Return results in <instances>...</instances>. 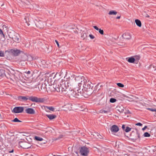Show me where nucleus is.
Segmentation results:
<instances>
[{
  "label": "nucleus",
  "instance_id": "obj_27",
  "mask_svg": "<svg viewBox=\"0 0 156 156\" xmlns=\"http://www.w3.org/2000/svg\"><path fill=\"white\" fill-rule=\"evenodd\" d=\"M24 19L25 20L26 23H27V25L28 26H29L30 24L28 23V22H29L30 21H29L28 17L27 16L25 17L24 18Z\"/></svg>",
  "mask_w": 156,
  "mask_h": 156
},
{
  "label": "nucleus",
  "instance_id": "obj_19",
  "mask_svg": "<svg viewBox=\"0 0 156 156\" xmlns=\"http://www.w3.org/2000/svg\"><path fill=\"white\" fill-rule=\"evenodd\" d=\"M46 116L50 120H51L56 117V115L54 114H47Z\"/></svg>",
  "mask_w": 156,
  "mask_h": 156
},
{
  "label": "nucleus",
  "instance_id": "obj_13",
  "mask_svg": "<svg viewBox=\"0 0 156 156\" xmlns=\"http://www.w3.org/2000/svg\"><path fill=\"white\" fill-rule=\"evenodd\" d=\"M73 96L77 98H80V96L83 95V93L82 94L81 93V91L80 89L77 90V91L76 92L73 91Z\"/></svg>",
  "mask_w": 156,
  "mask_h": 156
},
{
  "label": "nucleus",
  "instance_id": "obj_47",
  "mask_svg": "<svg viewBox=\"0 0 156 156\" xmlns=\"http://www.w3.org/2000/svg\"><path fill=\"white\" fill-rule=\"evenodd\" d=\"M147 126H145L142 129V130L143 131H144L145 129H146L147 128Z\"/></svg>",
  "mask_w": 156,
  "mask_h": 156
},
{
  "label": "nucleus",
  "instance_id": "obj_30",
  "mask_svg": "<svg viewBox=\"0 0 156 156\" xmlns=\"http://www.w3.org/2000/svg\"><path fill=\"white\" fill-rule=\"evenodd\" d=\"M117 100L115 98H111L110 99V102L112 103H114Z\"/></svg>",
  "mask_w": 156,
  "mask_h": 156
},
{
  "label": "nucleus",
  "instance_id": "obj_5",
  "mask_svg": "<svg viewBox=\"0 0 156 156\" xmlns=\"http://www.w3.org/2000/svg\"><path fill=\"white\" fill-rule=\"evenodd\" d=\"M29 100L33 102L36 103H43L45 101V99L44 98H39L36 96H29L28 98Z\"/></svg>",
  "mask_w": 156,
  "mask_h": 156
},
{
  "label": "nucleus",
  "instance_id": "obj_25",
  "mask_svg": "<svg viewBox=\"0 0 156 156\" xmlns=\"http://www.w3.org/2000/svg\"><path fill=\"white\" fill-rule=\"evenodd\" d=\"M34 139L35 140L38 141H41L43 140L42 138L37 136H35L34 137Z\"/></svg>",
  "mask_w": 156,
  "mask_h": 156
},
{
  "label": "nucleus",
  "instance_id": "obj_12",
  "mask_svg": "<svg viewBox=\"0 0 156 156\" xmlns=\"http://www.w3.org/2000/svg\"><path fill=\"white\" fill-rule=\"evenodd\" d=\"M53 87L55 90L54 91H55L57 92H61V87L60 85V83L58 82L57 83H55L52 85Z\"/></svg>",
  "mask_w": 156,
  "mask_h": 156
},
{
  "label": "nucleus",
  "instance_id": "obj_18",
  "mask_svg": "<svg viewBox=\"0 0 156 156\" xmlns=\"http://www.w3.org/2000/svg\"><path fill=\"white\" fill-rule=\"evenodd\" d=\"M126 59L127 61L129 63L136 64L137 63V62H135V58L133 57L126 58Z\"/></svg>",
  "mask_w": 156,
  "mask_h": 156
},
{
  "label": "nucleus",
  "instance_id": "obj_54",
  "mask_svg": "<svg viewBox=\"0 0 156 156\" xmlns=\"http://www.w3.org/2000/svg\"><path fill=\"white\" fill-rule=\"evenodd\" d=\"M124 97H127H127H128L126 96V95H125L124 96Z\"/></svg>",
  "mask_w": 156,
  "mask_h": 156
},
{
  "label": "nucleus",
  "instance_id": "obj_42",
  "mask_svg": "<svg viewBox=\"0 0 156 156\" xmlns=\"http://www.w3.org/2000/svg\"><path fill=\"white\" fill-rule=\"evenodd\" d=\"M135 125L139 126H142L143 124H142L140 122H138L137 123H136L135 124Z\"/></svg>",
  "mask_w": 156,
  "mask_h": 156
},
{
  "label": "nucleus",
  "instance_id": "obj_29",
  "mask_svg": "<svg viewBox=\"0 0 156 156\" xmlns=\"http://www.w3.org/2000/svg\"><path fill=\"white\" fill-rule=\"evenodd\" d=\"M131 128L129 127L128 126H126V128L125 129L124 131H125L126 132L128 133L131 131Z\"/></svg>",
  "mask_w": 156,
  "mask_h": 156
},
{
  "label": "nucleus",
  "instance_id": "obj_22",
  "mask_svg": "<svg viewBox=\"0 0 156 156\" xmlns=\"http://www.w3.org/2000/svg\"><path fill=\"white\" fill-rule=\"evenodd\" d=\"M135 22L136 25L139 27L141 26L142 24L140 21L138 19H136L135 20Z\"/></svg>",
  "mask_w": 156,
  "mask_h": 156
},
{
  "label": "nucleus",
  "instance_id": "obj_8",
  "mask_svg": "<svg viewBox=\"0 0 156 156\" xmlns=\"http://www.w3.org/2000/svg\"><path fill=\"white\" fill-rule=\"evenodd\" d=\"M19 145L22 148L25 149H28L31 147L32 145L31 144L27 142L20 141L19 142Z\"/></svg>",
  "mask_w": 156,
  "mask_h": 156
},
{
  "label": "nucleus",
  "instance_id": "obj_51",
  "mask_svg": "<svg viewBox=\"0 0 156 156\" xmlns=\"http://www.w3.org/2000/svg\"><path fill=\"white\" fill-rule=\"evenodd\" d=\"M129 154H125L124 155V156H129Z\"/></svg>",
  "mask_w": 156,
  "mask_h": 156
},
{
  "label": "nucleus",
  "instance_id": "obj_48",
  "mask_svg": "<svg viewBox=\"0 0 156 156\" xmlns=\"http://www.w3.org/2000/svg\"><path fill=\"white\" fill-rule=\"evenodd\" d=\"M97 136H98V134H99V135H100V136L98 137L99 138H100V139H102V136L101 135H100L99 134H98V133H97Z\"/></svg>",
  "mask_w": 156,
  "mask_h": 156
},
{
  "label": "nucleus",
  "instance_id": "obj_46",
  "mask_svg": "<svg viewBox=\"0 0 156 156\" xmlns=\"http://www.w3.org/2000/svg\"><path fill=\"white\" fill-rule=\"evenodd\" d=\"M69 83H67V84H66L65 85H66V90H67V89L68 88H69Z\"/></svg>",
  "mask_w": 156,
  "mask_h": 156
},
{
  "label": "nucleus",
  "instance_id": "obj_28",
  "mask_svg": "<svg viewBox=\"0 0 156 156\" xmlns=\"http://www.w3.org/2000/svg\"><path fill=\"white\" fill-rule=\"evenodd\" d=\"M12 122H22L21 121H20L17 118H15L13 120L11 121Z\"/></svg>",
  "mask_w": 156,
  "mask_h": 156
},
{
  "label": "nucleus",
  "instance_id": "obj_16",
  "mask_svg": "<svg viewBox=\"0 0 156 156\" xmlns=\"http://www.w3.org/2000/svg\"><path fill=\"white\" fill-rule=\"evenodd\" d=\"M25 111L26 113L29 114H34L35 113L34 110L31 108H28L26 109Z\"/></svg>",
  "mask_w": 156,
  "mask_h": 156
},
{
  "label": "nucleus",
  "instance_id": "obj_20",
  "mask_svg": "<svg viewBox=\"0 0 156 156\" xmlns=\"http://www.w3.org/2000/svg\"><path fill=\"white\" fill-rule=\"evenodd\" d=\"M20 73L18 71H16L13 74L14 79L16 80H18L20 78Z\"/></svg>",
  "mask_w": 156,
  "mask_h": 156
},
{
  "label": "nucleus",
  "instance_id": "obj_14",
  "mask_svg": "<svg viewBox=\"0 0 156 156\" xmlns=\"http://www.w3.org/2000/svg\"><path fill=\"white\" fill-rule=\"evenodd\" d=\"M29 96H19L18 97V100L20 101H26L28 100H29Z\"/></svg>",
  "mask_w": 156,
  "mask_h": 156
},
{
  "label": "nucleus",
  "instance_id": "obj_21",
  "mask_svg": "<svg viewBox=\"0 0 156 156\" xmlns=\"http://www.w3.org/2000/svg\"><path fill=\"white\" fill-rule=\"evenodd\" d=\"M36 26L40 28H42L43 27V23L41 21L38 22L36 23Z\"/></svg>",
  "mask_w": 156,
  "mask_h": 156
},
{
  "label": "nucleus",
  "instance_id": "obj_45",
  "mask_svg": "<svg viewBox=\"0 0 156 156\" xmlns=\"http://www.w3.org/2000/svg\"><path fill=\"white\" fill-rule=\"evenodd\" d=\"M55 42L57 44L58 47L59 48L60 47L59 45V44L58 43V41L57 40H55Z\"/></svg>",
  "mask_w": 156,
  "mask_h": 156
},
{
  "label": "nucleus",
  "instance_id": "obj_40",
  "mask_svg": "<svg viewBox=\"0 0 156 156\" xmlns=\"http://www.w3.org/2000/svg\"><path fill=\"white\" fill-rule=\"evenodd\" d=\"M122 108L121 109H119L118 110V111L122 113L124 111V107H122Z\"/></svg>",
  "mask_w": 156,
  "mask_h": 156
},
{
  "label": "nucleus",
  "instance_id": "obj_11",
  "mask_svg": "<svg viewBox=\"0 0 156 156\" xmlns=\"http://www.w3.org/2000/svg\"><path fill=\"white\" fill-rule=\"evenodd\" d=\"M69 83L68 81H62L60 83V85L61 87V93L63 91H67L66 90V84Z\"/></svg>",
  "mask_w": 156,
  "mask_h": 156
},
{
  "label": "nucleus",
  "instance_id": "obj_56",
  "mask_svg": "<svg viewBox=\"0 0 156 156\" xmlns=\"http://www.w3.org/2000/svg\"><path fill=\"white\" fill-rule=\"evenodd\" d=\"M4 5V4H3H3L1 6H2L3 5Z\"/></svg>",
  "mask_w": 156,
  "mask_h": 156
},
{
  "label": "nucleus",
  "instance_id": "obj_57",
  "mask_svg": "<svg viewBox=\"0 0 156 156\" xmlns=\"http://www.w3.org/2000/svg\"><path fill=\"white\" fill-rule=\"evenodd\" d=\"M44 87H45V86H44V87H43L44 89Z\"/></svg>",
  "mask_w": 156,
  "mask_h": 156
},
{
  "label": "nucleus",
  "instance_id": "obj_38",
  "mask_svg": "<svg viewBox=\"0 0 156 156\" xmlns=\"http://www.w3.org/2000/svg\"><path fill=\"white\" fill-rule=\"evenodd\" d=\"M0 35L2 36L3 37H5V35L3 34V32L2 30L0 29Z\"/></svg>",
  "mask_w": 156,
  "mask_h": 156
},
{
  "label": "nucleus",
  "instance_id": "obj_3",
  "mask_svg": "<svg viewBox=\"0 0 156 156\" xmlns=\"http://www.w3.org/2000/svg\"><path fill=\"white\" fill-rule=\"evenodd\" d=\"M136 132L133 131L130 134V139L133 142L138 139L139 140H140V134L137 129H136Z\"/></svg>",
  "mask_w": 156,
  "mask_h": 156
},
{
  "label": "nucleus",
  "instance_id": "obj_24",
  "mask_svg": "<svg viewBox=\"0 0 156 156\" xmlns=\"http://www.w3.org/2000/svg\"><path fill=\"white\" fill-rule=\"evenodd\" d=\"M45 109L46 110V108L49 109V110L53 112H54L55 111V108L52 106H45L44 107Z\"/></svg>",
  "mask_w": 156,
  "mask_h": 156
},
{
  "label": "nucleus",
  "instance_id": "obj_9",
  "mask_svg": "<svg viewBox=\"0 0 156 156\" xmlns=\"http://www.w3.org/2000/svg\"><path fill=\"white\" fill-rule=\"evenodd\" d=\"M99 84H98L94 87L93 91H92V94H95V95L98 97H99L102 95V93L101 92L100 89L99 88Z\"/></svg>",
  "mask_w": 156,
  "mask_h": 156
},
{
  "label": "nucleus",
  "instance_id": "obj_10",
  "mask_svg": "<svg viewBox=\"0 0 156 156\" xmlns=\"http://www.w3.org/2000/svg\"><path fill=\"white\" fill-rule=\"evenodd\" d=\"M25 107L22 106L16 107L12 110V112L15 113H21L23 112Z\"/></svg>",
  "mask_w": 156,
  "mask_h": 156
},
{
  "label": "nucleus",
  "instance_id": "obj_44",
  "mask_svg": "<svg viewBox=\"0 0 156 156\" xmlns=\"http://www.w3.org/2000/svg\"><path fill=\"white\" fill-rule=\"evenodd\" d=\"M125 125L124 124H123L122 126V129L124 131L125 129Z\"/></svg>",
  "mask_w": 156,
  "mask_h": 156
},
{
  "label": "nucleus",
  "instance_id": "obj_2",
  "mask_svg": "<svg viewBox=\"0 0 156 156\" xmlns=\"http://www.w3.org/2000/svg\"><path fill=\"white\" fill-rule=\"evenodd\" d=\"M9 38H12V40L15 42H19L20 36L18 33L15 32L14 31L10 32L9 34Z\"/></svg>",
  "mask_w": 156,
  "mask_h": 156
},
{
  "label": "nucleus",
  "instance_id": "obj_15",
  "mask_svg": "<svg viewBox=\"0 0 156 156\" xmlns=\"http://www.w3.org/2000/svg\"><path fill=\"white\" fill-rule=\"evenodd\" d=\"M111 131L112 133H116L119 130L118 127L116 125H113L110 128Z\"/></svg>",
  "mask_w": 156,
  "mask_h": 156
},
{
  "label": "nucleus",
  "instance_id": "obj_43",
  "mask_svg": "<svg viewBox=\"0 0 156 156\" xmlns=\"http://www.w3.org/2000/svg\"><path fill=\"white\" fill-rule=\"evenodd\" d=\"M93 27L97 30H98L100 29L97 26H94Z\"/></svg>",
  "mask_w": 156,
  "mask_h": 156
},
{
  "label": "nucleus",
  "instance_id": "obj_4",
  "mask_svg": "<svg viewBox=\"0 0 156 156\" xmlns=\"http://www.w3.org/2000/svg\"><path fill=\"white\" fill-rule=\"evenodd\" d=\"M75 79V81L78 83L79 86L81 87L83 85H84L85 82H86V80L85 79L84 77L83 76H76Z\"/></svg>",
  "mask_w": 156,
  "mask_h": 156
},
{
  "label": "nucleus",
  "instance_id": "obj_41",
  "mask_svg": "<svg viewBox=\"0 0 156 156\" xmlns=\"http://www.w3.org/2000/svg\"><path fill=\"white\" fill-rule=\"evenodd\" d=\"M89 36L90 38V39H94L95 37L94 36L91 34H90Z\"/></svg>",
  "mask_w": 156,
  "mask_h": 156
},
{
  "label": "nucleus",
  "instance_id": "obj_36",
  "mask_svg": "<svg viewBox=\"0 0 156 156\" xmlns=\"http://www.w3.org/2000/svg\"><path fill=\"white\" fill-rule=\"evenodd\" d=\"M24 73L25 74V75H27V76H28L29 75H30L31 72L30 71H28L27 72H25Z\"/></svg>",
  "mask_w": 156,
  "mask_h": 156
},
{
  "label": "nucleus",
  "instance_id": "obj_50",
  "mask_svg": "<svg viewBox=\"0 0 156 156\" xmlns=\"http://www.w3.org/2000/svg\"><path fill=\"white\" fill-rule=\"evenodd\" d=\"M13 151H14V150L13 149L11 151H9V153H12V152H13Z\"/></svg>",
  "mask_w": 156,
  "mask_h": 156
},
{
  "label": "nucleus",
  "instance_id": "obj_37",
  "mask_svg": "<svg viewBox=\"0 0 156 156\" xmlns=\"http://www.w3.org/2000/svg\"><path fill=\"white\" fill-rule=\"evenodd\" d=\"M98 30L100 34L101 35H103L104 34V31L103 30H101V29H100Z\"/></svg>",
  "mask_w": 156,
  "mask_h": 156
},
{
  "label": "nucleus",
  "instance_id": "obj_26",
  "mask_svg": "<svg viewBox=\"0 0 156 156\" xmlns=\"http://www.w3.org/2000/svg\"><path fill=\"white\" fill-rule=\"evenodd\" d=\"M117 13V12L115 10H111L108 13V14L110 15H116Z\"/></svg>",
  "mask_w": 156,
  "mask_h": 156
},
{
  "label": "nucleus",
  "instance_id": "obj_6",
  "mask_svg": "<svg viewBox=\"0 0 156 156\" xmlns=\"http://www.w3.org/2000/svg\"><path fill=\"white\" fill-rule=\"evenodd\" d=\"M21 52V51L20 50L17 49H8L5 51V53L8 52L14 56H18L20 54Z\"/></svg>",
  "mask_w": 156,
  "mask_h": 156
},
{
  "label": "nucleus",
  "instance_id": "obj_31",
  "mask_svg": "<svg viewBox=\"0 0 156 156\" xmlns=\"http://www.w3.org/2000/svg\"><path fill=\"white\" fill-rule=\"evenodd\" d=\"M81 37L83 40L87 37V34L86 33H83L81 35Z\"/></svg>",
  "mask_w": 156,
  "mask_h": 156
},
{
  "label": "nucleus",
  "instance_id": "obj_58",
  "mask_svg": "<svg viewBox=\"0 0 156 156\" xmlns=\"http://www.w3.org/2000/svg\"><path fill=\"white\" fill-rule=\"evenodd\" d=\"M156 70V69H155V70Z\"/></svg>",
  "mask_w": 156,
  "mask_h": 156
},
{
  "label": "nucleus",
  "instance_id": "obj_23",
  "mask_svg": "<svg viewBox=\"0 0 156 156\" xmlns=\"http://www.w3.org/2000/svg\"><path fill=\"white\" fill-rule=\"evenodd\" d=\"M5 75V71L4 69H0V79H1Z\"/></svg>",
  "mask_w": 156,
  "mask_h": 156
},
{
  "label": "nucleus",
  "instance_id": "obj_39",
  "mask_svg": "<svg viewBox=\"0 0 156 156\" xmlns=\"http://www.w3.org/2000/svg\"><path fill=\"white\" fill-rule=\"evenodd\" d=\"M100 112L102 113H108V111H107L101 110H100Z\"/></svg>",
  "mask_w": 156,
  "mask_h": 156
},
{
  "label": "nucleus",
  "instance_id": "obj_34",
  "mask_svg": "<svg viewBox=\"0 0 156 156\" xmlns=\"http://www.w3.org/2000/svg\"><path fill=\"white\" fill-rule=\"evenodd\" d=\"M117 85L119 87H124V85L121 83H117Z\"/></svg>",
  "mask_w": 156,
  "mask_h": 156
},
{
  "label": "nucleus",
  "instance_id": "obj_55",
  "mask_svg": "<svg viewBox=\"0 0 156 156\" xmlns=\"http://www.w3.org/2000/svg\"><path fill=\"white\" fill-rule=\"evenodd\" d=\"M129 110H128V112H127V113H128L129 112Z\"/></svg>",
  "mask_w": 156,
  "mask_h": 156
},
{
  "label": "nucleus",
  "instance_id": "obj_53",
  "mask_svg": "<svg viewBox=\"0 0 156 156\" xmlns=\"http://www.w3.org/2000/svg\"><path fill=\"white\" fill-rule=\"evenodd\" d=\"M105 149H106V148H103V151H105L106 150Z\"/></svg>",
  "mask_w": 156,
  "mask_h": 156
},
{
  "label": "nucleus",
  "instance_id": "obj_17",
  "mask_svg": "<svg viewBox=\"0 0 156 156\" xmlns=\"http://www.w3.org/2000/svg\"><path fill=\"white\" fill-rule=\"evenodd\" d=\"M122 37L124 39L129 40L131 39V37L130 34L128 32H126L123 34L122 35Z\"/></svg>",
  "mask_w": 156,
  "mask_h": 156
},
{
  "label": "nucleus",
  "instance_id": "obj_49",
  "mask_svg": "<svg viewBox=\"0 0 156 156\" xmlns=\"http://www.w3.org/2000/svg\"><path fill=\"white\" fill-rule=\"evenodd\" d=\"M74 152L78 156V152L76 151H75Z\"/></svg>",
  "mask_w": 156,
  "mask_h": 156
},
{
  "label": "nucleus",
  "instance_id": "obj_7",
  "mask_svg": "<svg viewBox=\"0 0 156 156\" xmlns=\"http://www.w3.org/2000/svg\"><path fill=\"white\" fill-rule=\"evenodd\" d=\"M89 152V148L86 146H83L80 147V154L83 156H87Z\"/></svg>",
  "mask_w": 156,
  "mask_h": 156
},
{
  "label": "nucleus",
  "instance_id": "obj_33",
  "mask_svg": "<svg viewBox=\"0 0 156 156\" xmlns=\"http://www.w3.org/2000/svg\"><path fill=\"white\" fill-rule=\"evenodd\" d=\"M5 56V54L4 51H0V57H4Z\"/></svg>",
  "mask_w": 156,
  "mask_h": 156
},
{
  "label": "nucleus",
  "instance_id": "obj_1",
  "mask_svg": "<svg viewBox=\"0 0 156 156\" xmlns=\"http://www.w3.org/2000/svg\"><path fill=\"white\" fill-rule=\"evenodd\" d=\"M85 82L84 85L82 86L83 87L82 90H84L83 96L85 98H87L92 94L94 86L91 82L88 81L87 82V80Z\"/></svg>",
  "mask_w": 156,
  "mask_h": 156
},
{
  "label": "nucleus",
  "instance_id": "obj_35",
  "mask_svg": "<svg viewBox=\"0 0 156 156\" xmlns=\"http://www.w3.org/2000/svg\"><path fill=\"white\" fill-rule=\"evenodd\" d=\"M147 109L150 111L151 112H156V109H155L154 108H147Z\"/></svg>",
  "mask_w": 156,
  "mask_h": 156
},
{
  "label": "nucleus",
  "instance_id": "obj_32",
  "mask_svg": "<svg viewBox=\"0 0 156 156\" xmlns=\"http://www.w3.org/2000/svg\"><path fill=\"white\" fill-rule=\"evenodd\" d=\"M143 135L144 137H149L150 136V134H149L148 133L146 132L144 133Z\"/></svg>",
  "mask_w": 156,
  "mask_h": 156
},
{
  "label": "nucleus",
  "instance_id": "obj_52",
  "mask_svg": "<svg viewBox=\"0 0 156 156\" xmlns=\"http://www.w3.org/2000/svg\"><path fill=\"white\" fill-rule=\"evenodd\" d=\"M120 18V16H118L116 17V19H119Z\"/></svg>",
  "mask_w": 156,
  "mask_h": 156
}]
</instances>
